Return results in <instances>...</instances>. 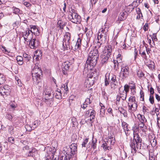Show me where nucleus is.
I'll use <instances>...</instances> for the list:
<instances>
[{
  "mask_svg": "<svg viewBox=\"0 0 160 160\" xmlns=\"http://www.w3.org/2000/svg\"><path fill=\"white\" fill-rule=\"evenodd\" d=\"M98 56V51L97 49H94L91 50L86 61L85 68H87L88 70L92 69L97 63Z\"/></svg>",
  "mask_w": 160,
  "mask_h": 160,
  "instance_id": "obj_1",
  "label": "nucleus"
},
{
  "mask_svg": "<svg viewBox=\"0 0 160 160\" xmlns=\"http://www.w3.org/2000/svg\"><path fill=\"white\" fill-rule=\"evenodd\" d=\"M142 139L137 133H134L133 140H131L130 145L132 149V152L135 153L137 150L142 149L144 148L142 146L143 143L141 142Z\"/></svg>",
  "mask_w": 160,
  "mask_h": 160,
  "instance_id": "obj_2",
  "label": "nucleus"
},
{
  "mask_svg": "<svg viewBox=\"0 0 160 160\" xmlns=\"http://www.w3.org/2000/svg\"><path fill=\"white\" fill-rule=\"evenodd\" d=\"M32 74L33 82L36 84H38L41 81V76L42 75L41 68L35 65L32 69Z\"/></svg>",
  "mask_w": 160,
  "mask_h": 160,
  "instance_id": "obj_3",
  "label": "nucleus"
},
{
  "mask_svg": "<svg viewBox=\"0 0 160 160\" xmlns=\"http://www.w3.org/2000/svg\"><path fill=\"white\" fill-rule=\"evenodd\" d=\"M68 91V88L67 85H65L63 84L62 85L61 89H58L55 91L53 94V98H54L57 99H61L62 98V92H63V96H66L67 91Z\"/></svg>",
  "mask_w": 160,
  "mask_h": 160,
  "instance_id": "obj_4",
  "label": "nucleus"
},
{
  "mask_svg": "<svg viewBox=\"0 0 160 160\" xmlns=\"http://www.w3.org/2000/svg\"><path fill=\"white\" fill-rule=\"evenodd\" d=\"M68 18L72 22L78 24L80 23L81 21V16L77 13L75 12L74 10L70 12L68 16Z\"/></svg>",
  "mask_w": 160,
  "mask_h": 160,
  "instance_id": "obj_5",
  "label": "nucleus"
},
{
  "mask_svg": "<svg viewBox=\"0 0 160 160\" xmlns=\"http://www.w3.org/2000/svg\"><path fill=\"white\" fill-rule=\"evenodd\" d=\"M115 141L114 135L113 134L111 135L108 136L107 140L105 141L104 143L102 145V147L105 151L110 150L111 149L110 145H113L115 143Z\"/></svg>",
  "mask_w": 160,
  "mask_h": 160,
  "instance_id": "obj_6",
  "label": "nucleus"
},
{
  "mask_svg": "<svg viewBox=\"0 0 160 160\" xmlns=\"http://www.w3.org/2000/svg\"><path fill=\"white\" fill-rule=\"evenodd\" d=\"M108 27H104L100 29L98 32L97 39L102 41L101 43H105L107 38V32L108 31Z\"/></svg>",
  "mask_w": 160,
  "mask_h": 160,
  "instance_id": "obj_7",
  "label": "nucleus"
},
{
  "mask_svg": "<svg viewBox=\"0 0 160 160\" xmlns=\"http://www.w3.org/2000/svg\"><path fill=\"white\" fill-rule=\"evenodd\" d=\"M71 38V34L69 32H66L64 35V38L62 43V49L64 50L70 48L69 41Z\"/></svg>",
  "mask_w": 160,
  "mask_h": 160,
  "instance_id": "obj_8",
  "label": "nucleus"
},
{
  "mask_svg": "<svg viewBox=\"0 0 160 160\" xmlns=\"http://www.w3.org/2000/svg\"><path fill=\"white\" fill-rule=\"evenodd\" d=\"M51 92L52 90L50 88L47 87L45 89V102L49 105L53 102V99L51 94Z\"/></svg>",
  "mask_w": 160,
  "mask_h": 160,
  "instance_id": "obj_9",
  "label": "nucleus"
},
{
  "mask_svg": "<svg viewBox=\"0 0 160 160\" xmlns=\"http://www.w3.org/2000/svg\"><path fill=\"white\" fill-rule=\"evenodd\" d=\"M77 146L76 144L73 143L72 144L70 147V151L69 152V150H68L66 151V153L68 155H70L72 157L73 156L75 155L77 153Z\"/></svg>",
  "mask_w": 160,
  "mask_h": 160,
  "instance_id": "obj_10",
  "label": "nucleus"
},
{
  "mask_svg": "<svg viewBox=\"0 0 160 160\" xmlns=\"http://www.w3.org/2000/svg\"><path fill=\"white\" fill-rule=\"evenodd\" d=\"M95 111L94 110L90 109L86 112L85 115L87 118H89L91 122H93V119L95 118Z\"/></svg>",
  "mask_w": 160,
  "mask_h": 160,
  "instance_id": "obj_11",
  "label": "nucleus"
},
{
  "mask_svg": "<svg viewBox=\"0 0 160 160\" xmlns=\"http://www.w3.org/2000/svg\"><path fill=\"white\" fill-rule=\"evenodd\" d=\"M81 39L78 38L77 42L72 41L71 43V49L76 51L78 49H80L81 46Z\"/></svg>",
  "mask_w": 160,
  "mask_h": 160,
  "instance_id": "obj_12",
  "label": "nucleus"
},
{
  "mask_svg": "<svg viewBox=\"0 0 160 160\" xmlns=\"http://www.w3.org/2000/svg\"><path fill=\"white\" fill-rule=\"evenodd\" d=\"M129 73V68L127 65L123 64L122 66L120 75L123 78H126L128 76Z\"/></svg>",
  "mask_w": 160,
  "mask_h": 160,
  "instance_id": "obj_13",
  "label": "nucleus"
},
{
  "mask_svg": "<svg viewBox=\"0 0 160 160\" xmlns=\"http://www.w3.org/2000/svg\"><path fill=\"white\" fill-rule=\"evenodd\" d=\"M71 65V63L68 61H66L62 63V72L64 75H66L67 74V71L68 70Z\"/></svg>",
  "mask_w": 160,
  "mask_h": 160,
  "instance_id": "obj_14",
  "label": "nucleus"
},
{
  "mask_svg": "<svg viewBox=\"0 0 160 160\" xmlns=\"http://www.w3.org/2000/svg\"><path fill=\"white\" fill-rule=\"evenodd\" d=\"M111 88L112 90H114L117 87L118 82L116 78V76L113 75L110 81Z\"/></svg>",
  "mask_w": 160,
  "mask_h": 160,
  "instance_id": "obj_15",
  "label": "nucleus"
},
{
  "mask_svg": "<svg viewBox=\"0 0 160 160\" xmlns=\"http://www.w3.org/2000/svg\"><path fill=\"white\" fill-rule=\"evenodd\" d=\"M22 37L24 38V40L25 41H27V40H30L32 38V34L31 33L30 30L28 29L27 30L22 32Z\"/></svg>",
  "mask_w": 160,
  "mask_h": 160,
  "instance_id": "obj_16",
  "label": "nucleus"
},
{
  "mask_svg": "<svg viewBox=\"0 0 160 160\" xmlns=\"http://www.w3.org/2000/svg\"><path fill=\"white\" fill-rule=\"evenodd\" d=\"M10 92L9 88L8 85H5L3 87L1 86L0 88V93L2 95H3V94L8 95L10 94Z\"/></svg>",
  "mask_w": 160,
  "mask_h": 160,
  "instance_id": "obj_17",
  "label": "nucleus"
},
{
  "mask_svg": "<svg viewBox=\"0 0 160 160\" xmlns=\"http://www.w3.org/2000/svg\"><path fill=\"white\" fill-rule=\"evenodd\" d=\"M128 16L127 14H126L125 12L122 11L121 12L118 16V18L116 22L117 23L119 24L121 22L125 20Z\"/></svg>",
  "mask_w": 160,
  "mask_h": 160,
  "instance_id": "obj_18",
  "label": "nucleus"
},
{
  "mask_svg": "<svg viewBox=\"0 0 160 160\" xmlns=\"http://www.w3.org/2000/svg\"><path fill=\"white\" fill-rule=\"evenodd\" d=\"M29 40V45L30 48L32 49L36 48L38 45V41H36V40L35 39H32V38Z\"/></svg>",
  "mask_w": 160,
  "mask_h": 160,
  "instance_id": "obj_19",
  "label": "nucleus"
},
{
  "mask_svg": "<svg viewBox=\"0 0 160 160\" xmlns=\"http://www.w3.org/2000/svg\"><path fill=\"white\" fill-rule=\"evenodd\" d=\"M110 56V55H109V54L108 55L107 54L103 52V53L102 54L101 56L102 58V63L103 64L106 62Z\"/></svg>",
  "mask_w": 160,
  "mask_h": 160,
  "instance_id": "obj_20",
  "label": "nucleus"
},
{
  "mask_svg": "<svg viewBox=\"0 0 160 160\" xmlns=\"http://www.w3.org/2000/svg\"><path fill=\"white\" fill-rule=\"evenodd\" d=\"M112 52V47L111 45H108L105 47V49L103 51V52L108 55H110L111 54Z\"/></svg>",
  "mask_w": 160,
  "mask_h": 160,
  "instance_id": "obj_21",
  "label": "nucleus"
},
{
  "mask_svg": "<svg viewBox=\"0 0 160 160\" xmlns=\"http://www.w3.org/2000/svg\"><path fill=\"white\" fill-rule=\"evenodd\" d=\"M128 110H130L131 113L134 112L137 109L138 105L137 104H134V105H128Z\"/></svg>",
  "mask_w": 160,
  "mask_h": 160,
  "instance_id": "obj_22",
  "label": "nucleus"
},
{
  "mask_svg": "<svg viewBox=\"0 0 160 160\" xmlns=\"http://www.w3.org/2000/svg\"><path fill=\"white\" fill-rule=\"evenodd\" d=\"M137 118L141 123H145L147 121L146 119L145 118L144 115L140 114L137 115Z\"/></svg>",
  "mask_w": 160,
  "mask_h": 160,
  "instance_id": "obj_23",
  "label": "nucleus"
},
{
  "mask_svg": "<svg viewBox=\"0 0 160 160\" xmlns=\"http://www.w3.org/2000/svg\"><path fill=\"white\" fill-rule=\"evenodd\" d=\"M94 78L92 76H89L86 81L87 83L89 84L90 86H92L94 83Z\"/></svg>",
  "mask_w": 160,
  "mask_h": 160,
  "instance_id": "obj_24",
  "label": "nucleus"
},
{
  "mask_svg": "<svg viewBox=\"0 0 160 160\" xmlns=\"http://www.w3.org/2000/svg\"><path fill=\"white\" fill-rule=\"evenodd\" d=\"M140 0H134L133 2L130 5L131 6L133 7L132 9H134V8L136 7L139 5L140 3Z\"/></svg>",
  "mask_w": 160,
  "mask_h": 160,
  "instance_id": "obj_25",
  "label": "nucleus"
},
{
  "mask_svg": "<svg viewBox=\"0 0 160 160\" xmlns=\"http://www.w3.org/2000/svg\"><path fill=\"white\" fill-rule=\"evenodd\" d=\"M101 104L102 105V103H100V105H101V108L100 111V117H104V115H105V107L103 105L102 106L101 105Z\"/></svg>",
  "mask_w": 160,
  "mask_h": 160,
  "instance_id": "obj_26",
  "label": "nucleus"
},
{
  "mask_svg": "<svg viewBox=\"0 0 160 160\" xmlns=\"http://www.w3.org/2000/svg\"><path fill=\"white\" fill-rule=\"evenodd\" d=\"M139 126L141 130L143 132H145L146 130H147V128L145 124V123H139Z\"/></svg>",
  "mask_w": 160,
  "mask_h": 160,
  "instance_id": "obj_27",
  "label": "nucleus"
},
{
  "mask_svg": "<svg viewBox=\"0 0 160 160\" xmlns=\"http://www.w3.org/2000/svg\"><path fill=\"white\" fill-rule=\"evenodd\" d=\"M16 60L19 65H22L23 64V59L22 57L19 56H18L16 57Z\"/></svg>",
  "mask_w": 160,
  "mask_h": 160,
  "instance_id": "obj_28",
  "label": "nucleus"
},
{
  "mask_svg": "<svg viewBox=\"0 0 160 160\" xmlns=\"http://www.w3.org/2000/svg\"><path fill=\"white\" fill-rule=\"evenodd\" d=\"M30 28L31 30H30V32L32 34L33 33H35V32L38 31V29L37 28L36 26L34 25H31Z\"/></svg>",
  "mask_w": 160,
  "mask_h": 160,
  "instance_id": "obj_29",
  "label": "nucleus"
},
{
  "mask_svg": "<svg viewBox=\"0 0 160 160\" xmlns=\"http://www.w3.org/2000/svg\"><path fill=\"white\" fill-rule=\"evenodd\" d=\"M128 102H134V104H137V102L135 96H131L128 99Z\"/></svg>",
  "mask_w": 160,
  "mask_h": 160,
  "instance_id": "obj_30",
  "label": "nucleus"
},
{
  "mask_svg": "<svg viewBox=\"0 0 160 160\" xmlns=\"http://www.w3.org/2000/svg\"><path fill=\"white\" fill-rule=\"evenodd\" d=\"M131 5H129L127 7H126L124 9L123 11V12H125L128 15L129 13V12H130V11H132V9L131 8H130L131 7Z\"/></svg>",
  "mask_w": 160,
  "mask_h": 160,
  "instance_id": "obj_31",
  "label": "nucleus"
},
{
  "mask_svg": "<svg viewBox=\"0 0 160 160\" xmlns=\"http://www.w3.org/2000/svg\"><path fill=\"white\" fill-rule=\"evenodd\" d=\"M57 25H58V27L62 29L63 27L65 25V23L64 22L63 23L61 20H59L58 22Z\"/></svg>",
  "mask_w": 160,
  "mask_h": 160,
  "instance_id": "obj_32",
  "label": "nucleus"
},
{
  "mask_svg": "<svg viewBox=\"0 0 160 160\" xmlns=\"http://www.w3.org/2000/svg\"><path fill=\"white\" fill-rule=\"evenodd\" d=\"M119 111L121 113L123 114L125 117H128L127 111L124 109L121 108L120 109H119Z\"/></svg>",
  "mask_w": 160,
  "mask_h": 160,
  "instance_id": "obj_33",
  "label": "nucleus"
},
{
  "mask_svg": "<svg viewBox=\"0 0 160 160\" xmlns=\"http://www.w3.org/2000/svg\"><path fill=\"white\" fill-rule=\"evenodd\" d=\"M127 93L126 92H124V91H123L122 92L120 93V96H121V98L122 100H125L127 97Z\"/></svg>",
  "mask_w": 160,
  "mask_h": 160,
  "instance_id": "obj_34",
  "label": "nucleus"
},
{
  "mask_svg": "<svg viewBox=\"0 0 160 160\" xmlns=\"http://www.w3.org/2000/svg\"><path fill=\"white\" fill-rule=\"evenodd\" d=\"M128 124L126 122H122V126L125 132L126 131H128Z\"/></svg>",
  "mask_w": 160,
  "mask_h": 160,
  "instance_id": "obj_35",
  "label": "nucleus"
},
{
  "mask_svg": "<svg viewBox=\"0 0 160 160\" xmlns=\"http://www.w3.org/2000/svg\"><path fill=\"white\" fill-rule=\"evenodd\" d=\"M109 75L108 73L106 74L105 75V85L107 86L109 84V78H108V77H109Z\"/></svg>",
  "mask_w": 160,
  "mask_h": 160,
  "instance_id": "obj_36",
  "label": "nucleus"
},
{
  "mask_svg": "<svg viewBox=\"0 0 160 160\" xmlns=\"http://www.w3.org/2000/svg\"><path fill=\"white\" fill-rule=\"evenodd\" d=\"M5 81V77L3 75L0 73V85L3 84Z\"/></svg>",
  "mask_w": 160,
  "mask_h": 160,
  "instance_id": "obj_37",
  "label": "nucleus"
},
{
  "mask_svg": "<svg viewBox=\"0 0 160 160\" xmlns=\"http://www.w3.org/2000/svg\"><path fill=\"white\" fill-rule=\"evenodd\" d=\"M71 120L73 127H74L75 126L77 125L78 122L77 121L76 118H75L74 117L72 118Z\"/></svg>",
  "mask_w": 160,
  "mask_h": 160,
  "instance_id": "obj_38",
  "label": "nucleus"
},
{
  "mask_svg": "<svg viewBox=\"0 0 160 160\" xmlns=\"http://www.w3.org/2000/svg\"><path fill=\"white\" fill-rule=\"evenodd\" d=\"M12 9L13 13L15 14H18L20 12V10L18 8L13 7L12 8Z\"/></svg>",
  "mask_w": 160,
  "mask_h": 160,
  "instance_id": "obj_39",
  "label": "nucleus"
},
{
  "mask_svg": "<svg viewBox=\"0 0 160 160\" xmlns=\"http://www.w3.org/2000/svg\"><path fill=\"white\" fill-rule=\"evenodd\" d=\"M118 60H113V63L114 64V67L115 69L117 70L118 69Z\"/></svg>",
  "mask_w": 160,
  "mask_h": 160,
  "instance_id": "obj_40",
  "label": "nucleus"
},
{
  "mask_svg": "<svg viewBox=\"0 0 160 160\" xmlns=\"http://www.w3.org/2000/svg\"><path fill=\"white\" fill-rule=\"evenodd\" d=\"M129 86L128 85H125L124 86V90H123L124 91V92H125L127 93L129 91Z\"/></svg>",
  "mask_w": 160,
  "mask_h": 160,
  "instance_id": "obj_41",
  "label": "nucleus"
},
{
  "mask_svg": "<svg viewBox=\"0 0 160 160\" xmlns=\"http://www.w3.org/2000/svg\"><path fill=\"white\" fill-rule=\"evenodd\" d=\"M40 121H36L34 122L32 124V126L33 128H36L40 124Z\"/></svg>",
  "mask_w": 160,
  "mask_h": 160,
  "instance_id": "obj_42",
  "label": "nucleus"
},
{
  "mask_svg": "<svg viewBox=\"0 0 160 160\" xmlns=\"http://www.w3.org/2000/svg\"><path fill=\"white\" fill-rule=\"evenodd\" d=\"M88 141V139L86 138L83 141L82 143V147H85L86 144H87Z\"/></svg>",
  "mask_w": 160,
  "mask_h": 160,
  "instance_id": "obj_43",
  "label": "nucleus"
},
{
  "mask_svg": "<svg viewBox=\"0 0 160 160\" xmlns=\"http://www.w3.org/2000/svg\"><path fill=\"white\" fill-rule=\"evenodd\" d=\"M139 52V53L141 54L142 56L145 59H147V57L146 55L145 52L144 51H143L141 53V50Z\"/></svg>",
  "mask_w": 160,
  "mask_h": 160,
  "instance_id": "obj_44",
  "label": "nucleus"
},
{
  "mask_svg": "<svg viewBox=\"0 0 160 160\" xmlns=\"http://www.w3.org/2000/svg\"><path fill=\"white\" fill-rule=\"evenodd\" d=\"M140 99L141 101H143L144 100V93L142 90H141L140 92Z\"/></svg>",
  "mask_w": 160,
  "mask_h": 160,
  "instance_id": "obj_45",
  "label": "nucleus"
},
{
  "mask_svg": "<svg viewBox=\"0 0 160 160\" xmlns=\"http://www.w3.org/2000/svg\"><path fill=\"white\" fill-rule=\"evenodd\" d=\"M149 100L152 104H153L154 103V99L153 95H150Z\"/></svg>",
  "mask_w": 160,
  "mask_h": 160,
  "instance_id": "obj_46",
  "label": "nucleus"
},
{
  "mask_svg": "<svg viewBox=\"0 0 160 160\" xmlns=\"http://www.w3.org/2000/svg\"><path fill=\"white\" fill-rule=\"evenodd\" d=\"M8 141L12 144L14 142V138L12 137H10L8 138Z\"/></svg>",
  "mask_w": 160,
  "mask_h": 160,
  "instance_id": "obj_47",
  "label": "nucleus"
},
{
  "mask_svg": "<svg viewBox=\"0 0 160 160\" xmlns=\"http://www.w3.org/2000/svg\"><path fill=\"white\" fill-rule=\"evenodd\" d=\"M152 40L155 41H157L158 39L157 38V34L156 33H153L152 35Z\"/></svg>",
  "mask_w": 160,
  "mask_h": 160,
  "instance_id": "obj_48",
  "label": "nucleus"
},
{
  "mask_svg": "<svg viewBox=\"0 0 160 160\" xmlns=\"http://www.w3.org/2000/svg\"><path fill=\"white\" fill-rule=\"evenodd\" d=\"M149 160H155L154 156H153L152 155V152H150L149 153Z\"/></svg>",
  "mask_w": 160,
  "mask_h": 160,
  "instance_id": "obj_49",
  "label": "nucleus"
},
{
  "mask_svg": "<svg viewBox=\"0 0 160 160\" xmlns=\"http://www.w3.org/2000/svg\"><path fill=\"white\" fill-rule=\"evenodd\" d=\"M96 141L92 140L91 145V147L94 149L96 147Z\"/></svg>",
  "mask_w": 160,
  "mask_h": 160,
  "instance_id": "obj_50",
  "label": "nucleus"
},
{
  "mask_svg": "<svg viewBox=\"0 0 160 160\" xmlns=\"http://www.w3.org/2000/svg\"><path fill=\"white\" fill-rule=\"evenodd\" d=\"M137 75L139 77L141 78L143 76L144 74L141 71H138L137 73Z\"/></svg>",
  "mask_w": 160,
  "mask_h": 160,
  "instance_id": "obj_51",
  "label": "nucleus"
},
{
  "mask_svg": "<svg viewBox=\"0 0 160 160\" xmlns=\"http://www.w3.org/2000/svg\"><path fill=\"white\" fill-rule=\"evenodd\" d=\"M35 151V150H32V151H30L28 155V157H33V151Z\"/></svg>",
  "mask_w": 160,
  "mask_h": 160,
  "instance_id": "obj_52",
  "label": "nucleus"
},
{
  "mask_svg": "<svg viewBox=\"0 0 160 160\" xmlns=\"http://www.w3.org/2000/svg\"><path fill=\"white\" fill-rule=\"evenodd\" d=\"M102 42V41H101L100 40H98V41L97 42V46L98 48H99L100 47L102 43H101Z\"/></svg>",
  "mask_w": 160,
  "mask_h": 160,
  "instance_id": "obj_53",
  "label": "nucleus"
},
{
  "mask_svg": "<svg viewBox=\"0 0 160 160\" xmlns=\"http://www.w3.org/2000/svg\"><path fill=\"white\" fill-rule=\"evenodd\" d=\"M148 23H146L143 27V29L146 31L148 30Z\"/></svg>",
  "mask_w": 160,
  "mask_h": 160,
  "instance_id": "obj_54",
  "label": "nucleus"
},
{
  "mask_svg": "<svg viewBox=\"0 0 160 160\" xmlns=\"http://www.w3.org/2000/svg\"><path fill=\"white\" fill-rule=\"evenodd\" d=\"M6 117L7 118L9 119L10 120H12V115L10 114H7L6 115Z\"/></svg>",
  "mask_w": 160,
  "mask_h": 160,
  "instance_id": "obj_55",
  "label": "nucleus"
},
{
  "mask_svg": "<svg viewBox=\"0 0 160 160\" xmlns=\"http://www.w3.org/2000/svg\"><path fill=\"white\" fill-rule=\"evenodd\" d=\"M17 84L19 87H21L22 85V83L20 79H18L17 80Z\"/></svg>",
  "mask_w": 160,
  "mask_h": 160,
  "instance_id": "obj_56",
  "label": "nucleus"
},
{
  "mask_svg": "<svg viewBox=\"0 0 160 160\" xmlns=\"http://www.w3.org/2000/svg\"><path fill=\"white\" fill-rule=\"evenodd\" d=\"M23 4L26 7H29L31 5L30 3L26 2H24L23 3Z\"/></svg>",
  "mask_w": 160,
  "mask_h": 160,
  "instance_id": "obj_57",
  "label": "nucleus"
},
{
  "mask_svg": "<svg viewBox=\"0 0 160 160\" xmlns=\"http://www.w3.org/2000/svg\"><path fill=\"white\" fill-rule=\"evenodd\" d=\"M150 95H153V94L154 93V90L153 88L152 87L150 88Z\"/></svg>",
  "mask_w": 160,
  "mask_h": 160,
  "instance_id": "obj_58",
  "label": "nucleus"
},
{
  "mask_svg": "<svg viewBox=\"0 0 160 160\" xmlns=\"http://www.w3.org/2000/svg\"><path fill=\"white\" fill-rule=\"evenodd\" d=\"M81 107L84 109H85L87 107V104L86 102H84L83 105H81Z\"/></svg>",
  "mask_w": 160,
  "mask_h": 160,
  "instance_id": "obj_59",
  "label": "nucleus"
},
{
  "mask_svg": "<svg viewBox=\"0 0 160 160\" xmlns=\"http://www.w3.org/2000/svg\"><path fill=\"white\" fill-rule=\"evenodd\" d=\"M2 51L5 53H8L9 52V51H8L6 49V48L5 47H2Z\"/></svg>",
  "mask_w": 160,
  "mask_h": 160,
  "instance_id": "obj_60",
  "label": "nucleus"
},
{
  "mask_svg": "<svg viewBox=\"0 0 160 160\" xmlns=\"http://www.w3.org/2000/svg\"><path fill=\"white\" fill-rule=\"evenodd\" d=\"M134 59H135L137 57L138 55V51L136 49V48L134 50Z\"/></svg>",
  "mask_w": 160,
  "mask_h": 160,
  "instance_id": "obj_61",
  "label": "nucleus"
},
{
  "mask_svg": "<svg viewBox=\"0 0 160 160\" xmlns=\"http://www.w3.org/2000/svg\"><path fill=\"white\" fill-rule=\"evenodd\" d=\"M136 11L138 14H141V11L139 8H137L136 9Z\"/></svg>",
  "mask_w": 160,
  "mask_h": 160,
  "instance_id": "obj_62",
  "label": "nucleus"
},
{
  "mask_svg": "<svg viewBox=\"0 0 160 160\" xmlns=\"http://www.w3.org/2000/svg\"><path fill=\"white\" fill-rule=\"evenodd\" d=\"M155 97L156 99L158 101H160V98L159 96H158L157 94H155Z\"/></svg>",
  "mask_w": 160,
  "mask_h": 160,
  "instance_id": "obj_63",
  "label": "nucleus"
},
{
  "mask_svg": "<svg viewBox=\"0 0 160 160\" xmlns=\"http://www.w3.org/2000/svg\"><path fill=\"white\" fill-rule=\"evenodd\" d=\"M157 123L158 127L160 128V119L159 118H157Z\"/></svg>",
  "mask_w": 160,
  "mask_h": 160,
  "instance_id": "obj_64",
  "label": "nucleus"
}]
</instances>
